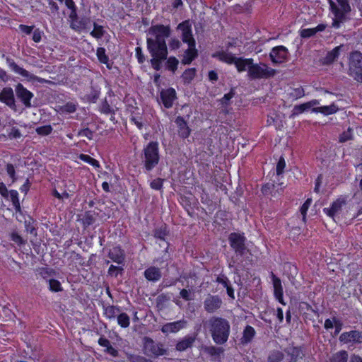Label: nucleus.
Wrapping results in <instances>:
<instances>
[{"mask_svg":"<svg viewBox=\"0 0 362 362\" xmlns=\"http://www.w3.org/2000/svg\"><path fill=\"white\" fill-rule=\"evenodd\" d=\"M98 214L93 211H87L84 213L81 219L82 224L84 228H87L90 225L93 224L96 220L95 217Z\"/></svg>","mask_w":362,"mask_h":362,"instance_id":"c756f323","label":"nucleus"},{"mask_svg":"<svg viewBox=\"0 0 362 362\" xmlns=\"http://www.w3.org/2000/svg\"><path fill=\"white\" fill-rule=\"evenodd\" d=\"M49 288L52 292H59L63 290L61 283L54 279H51L49 281Z\"/></svg>","mask_w":362,"mask_h":362,"instance_id":"3c124183","label":"nucleus"},{"mask_svg":"<svg viewBox=\"0 0 362 362\" xmlns=\"http://www.w3.org/2000/svg\"><path fill=\"white\" fill-rule=\"evenodd\" d=\"M289 94H290L291 98H292L293 99H298V98H300L305 95V91L302 87H299V88L293 89L292 91Z\"/></svg>","mask_w":362,"mask_h":362,"instance_id":"e2e57ef3","label":"nucleus"},{"mask_svg":"<svg viewBox=\"0 0 362 362\" xmlns=\"http://www.w3.org/2000/svg\"><path fill=\"white\" fill-rule=\"evenodd\" d=\"M17 98L23 103L25 107L32 106L30 100L33 98V93L26 89L23 84L18 83L15 88Z\"/></svg>","mask_w":362,"mask_h":362,"instance_id":"ddd939ff","label":"nucleus"},{"mask_svg":"<svg viewBox=\"0 0 362 362\" xmlns=\"http://www.w3.org/2000/svg\"><path fill=\"white\" fill-rule=\"evenodd\" d=\"M308 110H310V109H309V106L308 105L307 103H303L300 105H295L289 117L293 119L299 114H301L305 111H308Z\"/></svg>","mask_w":362,"mask_h":362,"instance_id":"58836bf2","label":"nucleus"},{"mask_svg":"<svg viewBox=\"0 0 362 362\" xmlns=\"http://www.w3.org/2000/svg\"><path fill=\"white\" fill-rule=\"evenodd\" d=\"M197 70L195 68H189L186 69L181 76L185 84H189L196 76Z\"/></svg>","mask_w":362,"mask_h":362,"instance_id":"c9c22d12","label":"nucleus"},{"mask_svg":"<svg viewBox=\"0 0 362 362\" xmlns=\"http://www.w3.org/2000/svg\"><path fill=\"white\" fill-rule=\"evenodd\" d=\"M289 55L288 49L283 45H279L272 49L269 53V58L273 64H280L288 62Z\"/></svg>","mask_w":362,"mask_h":362,"instance_id":"6e6552de","label":"nucleus"},{"mask_svg":"<svg viewBox=\"0 0 362 362\" xmlns=\"http://www.w3.org/2000/svg\"><path fill=\"white\" fill-rule=\"evenodd\" d=\"M340 49L341 46H337L332 50L328 52L326 56L322 59V64L329 65L333 63L339 57Z\"/></svg>","mask_w":362,"mask_h":362,"instance_id":"bb28decb","label":"nucleus"},{"mask_svg":"<svg viewBox=\"0 0 362 362\" xmlns=\"http://www.w3.org/2000/svg\"><path fill=\"white\" fill-rule=\"evenodd\" d=\"M222 300L217 295L209 294L204 301V308L208 313H214L221 308Z\"/></svg>","mask_w":362,"mask_h":362,"instance_id":"9b49d317","label":"nucleus"},{"mask_svg":"<svg viewBox=\"0 0 362 362\" xmlns=\"http://www.w3.org/2000/svg\"><path fill=\"white\" fill-rule=\"evenodd\" d=\"M144 276L148 281L156 283L161 279L162 272L160 268L151 266L145 269Z\"/></svg>","mask_w":362,"mask_h":362,"instance_id":"5701e85b","label":"nucleus"},{"mask_svg":"<svg viewBox=\"0 0 362 362\" xmlns=\"http://www.w3.org/2000/svg\"><path fill=\"white\" fill-rule=\"evenodd\" d=\"M252 59H243L242 57H238L235 60V63L234 64L238 69V72L245 71L247 68L249 69V66L252 64Z\"/></svg>","mask_w":362,"mask_h":362,"instance_id":"2f4dec72","label":"nucleus"},{"mask_svg":"<svg viewBox=\"0 0 362 362\" xmlns=\"http://www.w3.org/2000/svg\"><path fill=\"white\" fill-rule=\"evenodd\" d=\"M276 71L264 63L252 64L249 66L247 75L252 80L270 78L275 76Z\"/></svg>","mask_w":362,"mask_h":362,"instance_id":"423d86ee","label":"nucleus"},{"mask_svg":"<svg viewBox=\"0 0 362 362\" xmlns=\"http://www.w3.org/2000/svg\"><path fill=\"white\" fill-rule=\"evenodd\" d=\"M52 129L51 125H45L37 127L35 131L40 136H47L52 133Z\"/></svg>","mask_w":362,"mask_h":362,"instance_id":"864d4df0","label":"nucleus"},{"mask_svg":"<svg viewBox=\"0 0 362 362\" xmlns=\"http://www.w3.org/2000/svg\"><path fill=\"white\" fill-rule=\"evenodd\" d=\"M160 98L165 108H171L173 105L174 100L177 98L176 91L173 88L163 89L160 93Z\"/></svg>","mask_w":362,"mask_h":362,"instance_id":"dca6fc26","label":"nucleus"},{"mask_svg":"<svg viewBox=\"0 0 362 362\" xmlns=\"http://www.w3.org/2000/svg\"><path fill=\"white\" fill-rule=\"evenodd\" d=\"M153 235L155 238L166 243V247L165 252H168L170 243L167 242V237L170 235V230L166 223H162L160 226H156L152 231Z\"/></svg>","mask_w":362,"mask_h":362,"instance_id":"4468645a","label":"nucleus"},{"mask_svg":"<svg viewBox=\"0 0 362 362\" xmlns=\"http://www.w3.org/2000/svg\"><path fill=\"white\" fill-rule=\"evenodd\" d=\"M120 312L119 307L115 305H108L105 308V315L109 319H114L117 314Z\"/></svg>","mask_w":362,"mask_h":362,"instance_id":"ea45409f","label":"nucleus"},{"mask_svg":"<svg viewBox=\"0 0 362 362\" xmlns=\"http://www.w3.org/2000/svg\"><path fill=\"white\" fill-rule=\"evenodd\" d=\"M229 245L233 250L235 257H233L229 267H232L235 264H239L238 257H243L249 252V249L246 245L247 238L244 233L233 232L230 233L228 238Z\"/></svg>","mask_w":362,"mask_h":362,"instance_id":"7ed1b4c3","label":"nucleus"},{"mask_svg":"<svg viewBox=\"0 0 362 362\" xmlns=\"http://www.w3.org/2000/svg\"><path fill=\"white\" fill-rule=\"evenodd\" d=\"M164 179L156 178L153 180L150 183V187L156 190H161L163 188Z\"/></svg>","mask_w":362,"mask_h":362,"instance_id":"0e129e2a","label":"nucleus"},{"mask_svg":"<svg viewBox=\"0 0 362 362\" xmlns=\"http://www.w3.org/2000/svg\"><path fill=\"white\" fill-rule=\"evenodd\" d=\"M141 158L146 171H151L160 160L158 143L150 141L142 150Z\"/></svg>","mask_w":362,"mask_h":362,"instance_id":"20e7f679","label":"nucleus"},{"mask_svg":"<svg viewBox=\"0 0 362 362\" xmlns=\"http://www.w3.org/2000/svg\"><path fill=\"white\" fill-rule=\"evenodd\" d=\"M144 350L145 354L158 357L167 354V350L161 343H156L151 338L146 337L144 339Z\"/></svg>","mask_w":362,"mask_h":362,"instance_id":"0eeeda50","label":"nucleus"},{"mask_svg":"<svg viewBox=\"0 0 362 362\" xmlns=\"http://www.w3.org/2000/svg\"><path fill=\"white\" fill-rule=\"evenodd\" d=\"M165 60H167L166 68L173 73H175L179 64L178 59L175 57H170L169 58L167 57Z\"/></svg>","mask_w":362,"mask_h":362,"instance_id":"a18cd8bd","label":"nucleus"},{"mask_svg":"<svg viewBox=\"0 0 362 362\" xmlns=\"http://www.w3.org/2000/svg\"><path fill=\"white\" fill-rule=\"evenodd\" d=\"M77 103L73 102H67L66 104L63 105H59L58 107V111L62 114H71L74 113L77 110Z\"/></svg>","mask_w":362,"mask_h":362,"instance_id":"f704fd0d","label":"nucleus"},{"mask_svg":"<svg viewBox=\"0 0 362 362\" xmlns=\"http://www.w3.org/2000/svg\"><path fill=\"white\" fill-rule=\"evenodd\" d=\"M270 276L272 281L274 287V295L276 299L281 304H285L283 299V286L281 284V280L276 276L273 272H271Z\"/></svg>","mask_w":362,"mask_h":362,"instance_id":"aec40b11","label":"nucleus"},{"mask_svg":"<svg viewBox=\"0 0 362 362\" xmlns=\"http://www.w3.org/2000/svg\"><path fill=\"white\" fill-rule=\"evenodd\" d=\"M170 300V297L165 293L160 294L156 300V307L161 309L163 308L164 304Z\"/></svg>","mask_w":362,"mask_h":362,"instance_id":"5fc2aeb1","label":"nucleus"},{"mask_svg":"<svg viewBox=\"0 0 362 362\" xmlns=\"http://www.w3.org/2000/svg\"><path fill=\"white\" fill-rule=\"evenodd\" d=\"M105 49L104 47H98L96 51V55L98 61L104 64H106L107 68L110 69L112 68V63H110L109 57L105 53Z\"/></svg>","mask_w":362,"mask_h":362,"instance_id":"473e14b6","label":"nucleus"},{"mask_svg":"<svg viewBox=\"0 0 362 362\" xmlns=\"http://www.w3.org/2000/svg\"><path fill=\"white\" fill-rule=\"evenodd\" d=\"M274 188V184L268 182L262 187L261 191L264 196H268L272 194Z\"/></svg>","mask_w":362,"mask_h":362,"instance_id":"680f3d73","label":"nucleus"},{"mask_svg":"<svg viewBox=\"0 0 362 362\" xmlns=\"http://www.w3.org/2000/svg\"><path fill=\"white\" fill-rule=\"evenodd\" d=\"M212 57L217 58L220 61L227 63L228 64H234L238 57H235L231 53L225 52H216L212 54Z\"/></svg>","mask_w":362,"mask_h":362,"instance_id":"a878e982","label":"nucleus"},{"mask_svg":"<svg viewBox=\"0 0 362 362\" xmlns=\"http://www.w3.org/2000/svg\"><path fill=\"white\" fill-rule=\"evenodd\" d=\"M78 158L80 160L91 165L96 168H100L99 162L88 155L81 153L79 155Z\"/></svg>","mask_w":362,"mask_h":362,"instance_id":"c03bdc74","label":"nucleus"},{"mask_svg":"<svg viewBox=\"0 0 362 362\" xmlns=\"http://www.w3.org/2000/svg\"><path fill=\"white\" fill-rule=\"evenodd\" d=\"M146 33L151 36L146 39L147 49L151 57L167 59L168 52L165 39L171 34L170 25H152Z\"/></svg>","mask_w":362,"mask_h":362,"instance_id":"f257e3e1","label":"nucleus"},{"mask_svg":"<svg viewBox=\"0 0 362 362\" xmlns=\"http://www.w3.org/2000/svg\"><path fill=\"white\" fill-rule=\"evenodd\" d=\"M100 90L95 89L94 87L91 86V91L90 93L86 95V99L89 103H95L98 100L100 96Z\"/></svg>","mask_w":362,"mask_h":362,"instance_id":"de8ad7c7","label":"nucleus"},{"mask_svg":"<svg viewBox=\"0 0 362 362\" xmlns=\"http://www.w3.org/2000/svg\"><path fill=\"white\" fill-rule=\"evenodd\" d=\"M100 111L105 115H115V113L114 109L110 107L106 99L102 102L100 106Z\"/></svg>","mask_w":362,"mask_h":362,"instance_id":"8fccbe9b","label":"nucleus"},{"mask_svg":"<svg viewBox=\"0 0 362 362\" xmlns=\"http://www.w3.org/2000/svg\"><path fill=\"white\" fill-rule=\"evenodd\" d=\"M0 102L15 112L18 110L14 91L11 87L3 88L0 92Z\"/></svg>","mask_w":362,"mask_h":362,"instance_id":"9d476101","label":"nucleus"},{"mask_svg":"<svg viewBox=\"0 0 362 362\" xmlns=\"http://www.w3.org/2000/svg\"><path fill=\"white\" fill-rule=\"evenodd\" d=\"M255 334V329L250 325H247L243 329V337L240 339L241 343L243 344H249L253 339Z\"/></svg>","mask_w":362,"mask_h":362,"instance_id":"cd10ccee","label":"nucleus"},{"mask_svg":"<svg viewBox=\"0 0 362 362\" xmlns=\"http://www.w3.org/2000/svg\"><path fill=\"white\" fill-rule=\"evenodd\" d=\"M285 358L284 352L279 350L272 351L267 358V362H281Z\"/></svg>","mask_w":362,"mask_h":362,"instance_id":"4c0bfd02","label":"nucleus"},{"mask_svg":"<svg viewBox=\"0 0 362 362\" xmlns=\"http://www.w3.org/2000/svg\"><path fill=\"white\" fill-rule=\"evenodd\" d=\"M117 319L118 325L122 328H127L130 325V318L125 313L119 314Z\"/></svg>","mask_w":362,"mask_h":362,"instance_id":"79ce46f5","label":"nucleus"},{"mask_svg":"<svg viewBox=\"0 0 362 362\" xmlns=\"http://www.w3.org/2000/svg\"><path fill=\"white\" fill-rule=\"evenodd\" d=\"M197 334H188L177 341L175 349L178 351H186L189 348H192L196 341Z\"/></svg>","mask_w":362,"mask_h":362,"instance_id":"4be33fe9","label":"nucleus"},{"mask_svg":"<svg viewBox=\"0 0 362 362\" xmlns=\"http://www.w3.org/2000/svg\"><path fill=\"white\" fill-rule=\"evenodd\" d=\"M348 74L355 81L362 83V53L354 51L349 54Z\"/></svg>","mask_w":362,"mask_h":362,"instance_id":"39448f33","label":"nucleus"},{"mask_svg":"<svg viewBox=\"0 0 362 362\" xmlns=\"http://www.w3.org/2000/svg\"><path fill=\"white\" fill-rule=\"evenodd\" d=\"M94 29L90 32L91 36L96 39H100L105 35V31L102 25H98L96 23H93Z\"/></svg>","mask_w":362,"mask_h":362,"instance_id":"37998d69","label":"nucleus"},{"mask_svg":"<svg viewBox=\"0 0 362 362\" xmlns=\"http://www.w3.org/2000/svg\"><path fill=\"white\" fill-rule=\"evenodd\" d=\"M107 257L119 265L124 266L125 264V252L119 245L115 246L110 249Z\"/></svg>","mask_w":362,"mask_h":362,"instance_id":"2eb2a0df","label":"nucleus"},{"mask_svg":"<svg viewBox=\"0 0 362 362\" xmlns=\"http://www.w3.org/2000/svg\"><path fill=\"white\" fill-rule=\"evenodd\" d=\"M195 46V40L192 41L191 43L188 45V49L184 52L183 58L181 62L182 64H190L192 62L198 57V51Z\"/></svg>","mask_w":362,"mask_h":362,"instance_id":"412c9836","label":"nucleus"},{"mask_svg":"<svg viewBox=\"0 0 362 362\" xmlns=\"http://www.w3.org/2000/svg\"><path fill=\"white\" fill-rule=\"evenodd\" d=\"M338 107L332 103L330 105L327 106H322V107H316L312 109V112H320L325 115H329L334 114L338 111Z\"/></svg>","mask_w":362,"mask_h":362,"instance_id":"c85d7f7f","label":"nucleus"},{"mask_svg":"<svg viewBox=\"0 0 362 362\" xmlns=\"http://www.w3.org/2000/svg\"><path fill=\"white\" fill-rule=\"evenodd\" d=\"M35 222L34 218L29 216L28 218L25 221V228L28 233L37 235V228L35 226Z\"/></svg>","mask_w":362,"mask_h":362,"instance_id":"a19ab883","label":"nucleus"},{"mask_svg":"<svg viewBox=\"0 0 362 362\" xmlns=\"http://www.w3.org/2000/svg\"><path fill=\"white\" fill-rule=\"evenodd\" d=\"M348 358V352L345 350H341L334 354L330 358L329 362H347Z\"/></svg>","mask_w":362,"mask_h":362,"instance_id":"e433bc0d","label":"nucleus"},{"mask_svg":"<svg viewBox=\"0 0 362 362\" xmlns=\"http://www.w3.org/2000/svg\"><path fill=\"white\" fill-rule=\"evenodd\" d=\"M25 78H28L29 81H37V82L40 83L51 84V83H53L52 81H51L49 80H47V79L40 78L39 76H35V75H34L33 74H30L29 71H28V76H25Z\"/></svg>","mask_w":362,"mask_h":362,"instance_id":"052dcab7","label":"nucleus"},{"mask_svg":"<svg viewBox=\"0 0 362 362\" xmlns=\"http://www.w3.org/2000/svg\"><path fill=\"white\" fill-rule=\"evenodd\" d=\"M6 63L8 65V66L11 68V69L14 71L15 73L25 77L28 76V71L25 69H24L22 67H20L18 65L16 64L14 60L10 57H6Z\"/></svg>","mask_w":362,"mask_h":362,"instance_id":"7c9ffc66","label":"nucleus"},{"mask_svg":"<svg viewBox=\"0 0 362 362\" xmlns=\"http://www.w3.org/2000/svg\"><path fill=\"white\" fill-rule=\"evenodd\" d=\"M340 6V9L344 14H347L351 11V6L349 0H336Z\"/></svg>","mask_w":362,"mask_h":362,"instance_id":"13d9d810","label":"nucleus"},{"mask_svg":"<svg viewBox=\"0 0 362 362\" xmlns=\"http://www.w3.org/2000/svg\"><path fill=\"white\" fill-rule=\"evenodd\" d=\"M90 23V19L88 17H78L77 20L70 22V28L76 32L80 33L86 30Z\"/></svg>","mask_w":362,"mask_h":362,"instance_id":"393cba45","label":"nucleus"},{"mask_svg":"<svg viewBox=\"0 0 362 362\" xmlns=\"http://www.w3.org/2000/svg\"><path fill=\"white\" fill-rule=\"evenodd\" d=\"M339 340L344 344H362V331L359 330H351L349 332H345L341 334Z\"/></svg>","mask_w":362,"mask_h":362,"instance_id":"f8f14e48","label":"nucleus"},{"mask_svg":"<svg viewBox=\"0 0 362 362\" xmlns=\"http://www.w3.org/2000/svg\"><path fill=\"white\" fill-rule=\"evenodd\" d=\"M177 29L182 31V40L183 42L189 45L192 41L195 40L192 35V25L189 20L179 23Z\"/></svg>","mask_w":362,"mask_h":362,"instance_id":"a211bd4d","label":"nucleus"},{"mask_svg":"<svg viewBox=\"0 0 362 362\" xmlns=\"http://www.w3.org/2000/svg\"><path fill=\"white\" fill-rule=\"evenodd\" d=\"M6 172H7L8 175H9V177L11 178L12 183H14L17 180V177L16 175L15 168L13 164L8 163L6 165Z\"/></svg>","mask_w":362,"mask_h":362,"instance_id":"338daca9","label":"nucleus"},{"mask_svg":"<svg viewBox=\"0 0 362 362\" xmlns=\"http://www.w3.org/2000/svg\"><path fill=\"white\" fill-rule=\"evenodd\" d=\"M346 204L344 199L339 198L332 202L329 208H324L323 211L329 217L334 218L342 209L343 205Z\"/></svg>","mask_w":362,"mask_h":362,"instance_id":"b1692460","label":"nucleus"},{"mask_svg":"<svg viewBox=\"0 0 362 362\" xmlns=\"http://www.w3.org/2000/svg\"><path fill=\"white\" fill-rule=\"evenodd\" d=\"M203 351L205 354L216 359L223 353L224 349L222 347H217L215 346H206L203 348Z\"/></svg>","mask_w":362,"mask_h":362,"instance_id":"72a5a7b5","label":"nucleus"},{"mask_svg":"<svg viewBox=\"0 0 362 362\" xmlns=\"http://www.w3.org/2000/svg\"><path fill=\"white\" fill-rule=\"evenodd\" d=\"M175 122L177 127L178 136L185 139L188 138L191 134L192 129L189 127L187 121L182 116H177Z\"/></svg>","mask_w":362,"mask_h":362,"instance_id":"6ab92c4d","label":"nucleus"},{"mask_svg":"<svg viewBox=\"0 0 362 362\" xmlns=\"http://www.w3.org/2000/svg\"><path fill=\"white\" fill-rule=\"evenodd\" d=\"M314 28H305L300 30V35L302 38H309L315 35Z\"/></svg>","mask_w":362,"mask_h":362,"instance_id":"69168bd1","label":"nucleus"},{"mask_svg":"<svg viewBox=\"0 0 362 362\" xmlns=\"http://www.w3.org/2000/svg\"><path fill=\"white\" fill-rule=\"evenodd\" d=\"M9 239L16 243L18 246L25 245L26 243V241L24 240L23 238L15 230L9 234Z\"/></svg>","mask_w":362,"mask_h":362,"instance_id":"09e8293b","label":"nucleus"},{"mask_svg":"<svg viewBox=\"0 0 362 362\" xmlns=\"http://www.w3.org/2000/svg\"><path fill=\"white\" fill-rule=\"evenodd\" d=\"M346 14H344V13L334 15L335 18L333 19L332 26L334 28H339L341 25V23L346 21Z\"/></svg>","mask_w":362,"mask_h":362,"instance_id":"603ef678","label":"nucleus"},{"mask_svg":"<svg viewBox=\"0 0 362 362\" xmlns=\"http://www.w3.org/2000/svg\"><path fill=\"white\" fill-rule=\"evenodd\" d=\"M128 358L130 362H153L151 360L139 355H131Z\"/></svg>","mask_w":362,"mask_h":362,"instance_id":"774afa93","label":"nucleus"},{"mask_svg":"<svg viewBox=\"0 0 362 362\" xmlns=\"http://www.w3.org/2000/svg\"><path fill=\"white\" fill-rule=\"evenodd\" d=\"M286 362H298L305 356V349L301 346L288 345L284 349Z\"/></svg>","mask_w":362,"mask_h":362,"instance_id":"1a4fd4ad","label":"nucleus"},{"mask_svg":"<svg viewBox=\"0 0 362 362\" xmlns=\"http://www.w3.org/2000/svg\"><path fill=\"white\" fill-rule=\"evenodd\" d=\"M205 332H209L213 341L218 345L224 344L228 339L230 332L229 321L218 316H211L203 321Z\"/></svg>","mask_w":362,"mask_h":362,"instance_id":"f03ea898","label":"nucleus"},{"mask_svg":"<svg viewBox=\"0 0 362 362\" xmlns=\"http://www.w3.org/2000/svg\"><path fill=\"white\" fill-rule=\"evenodd\" d=\"M187 325V321L182 319L173 322H168L163 325L160 329L161 332L168 335L170 333H176L185 328Z\"/></svg>","mask_w":362,"mask_h":362,"instance_id":"f3484780","label":"nucleus"},{"mask_svg":"<svg viewBox=\"0 0 362 362\" xmlns=\"http://www.w3.org/2000/svg\"><path fill=\"white\" fill-rule=\"evenodd\" d=\"M180 298H182L186 301L192 300L194 299V293L192 290L189 289H181L180 291Z\"/></svg>","mask_w":362,"mask_h":362,"instance_id":"6e6d98bb","label":"nucleus"},{"mask_svg":"<svg viewBox=\"0 0 362 362\" xmlns=\"http://www.w3.org/2000/svg\"><path fill=\"white\" fill-rule=\"evenodd\" d=\"M123 272V267L115 266L113 264H111L107 270L108 275L115 278L117 277L119 274L122 275Z\"/></svg>","mask_w":362,"mask_h":362,"instance_id":"49530a36","label":"nucleus"},{"mask_svg":"<svg viewBox=\"0 0 362 362\" xmlns=\"http://www.w3.org/2000/svg\"><path fill=\"white\" fill-rule=\"evenodd\" d=\"M353 139L352 129L348 128L347 131L344 132L339 135V141L340 143H344Z\"/></svg>","mask_w":362,"mask_h":362,"instance_id":"4d7b16f0","label":"nucleus"},{"mask_svg":"<svg viewBox=\"0 0 362 362\" xmlns=\"http://www.w3.org/2000/svg\"><path fill=\"white\" fill-rule=\"evenodd\" d=\"M165 59H166L152 57L150 59V64H151V66L153 69L156 71H160L162 67V62Z\"/></svg>","mask_w":362,"mask_h":362,"instance_id":"bf43d9fd","label":"nucleus"}]
</instances>
